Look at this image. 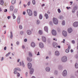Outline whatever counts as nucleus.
Wrapping results in <instances>:
<instances>
[{
	"mask_svg": "<svg viewBox=\"0 0 78 78\" xmlns=\"http://www.w3.org/2000/svg\"><path fill=\"white\" fill-rule=\"evenodd\" d=\"M61 60L62 62H65L67 61V58L66 56H64L62 57Z\"/></svg>",
	"mask_w": 78,
	"mask_h": 78,
	"instance_id": "obj_1",
	"label": "nucleus"
},
{
	"mask_svg": "<svg viewBox=\"0 0 78 78\" xmlns=\"http://www.w3.org/2000/svg\"><path fill=\"white\" fill-rule=\"evenodd\" d=\"M67 75V70H64L62 73V75L63 76H66Z\"/></svg>",
	"mask_w": 78,
	"mask_h": 78,
	"instance_id": "obj_2",
	"label": "nucleus"
},
{
	"mask_svg": "<svg viewBox=\"0 0 78 78\" xmlns=\"http://www.w3.org/2000/svg\"><path fill=\"white\" fill-rule=\"evenodd\" d=\"M27 12L28 13V15L29 16H31L33 14V13H32V11L30 9H27Z\"/></svg>",
	"mask_w": 78,
	"mask_h": 78,
	"instance_id": "obj_3",
	"label": "nucleus"
},
{
	"mask_svg": "<svg viewBox=\"0 0 78 78\" xmlns=\"http://www.w3.org/2000/svg\"><path fill=\"white\" fill-rule=\"evenodd\" d=\"M53 22L54 23V24H55V25H57V24L58 23V20H57L56 18H53Z\"/></svg>",
	"mask_w": 78,
	"mask_h": 78,
	"instance_id": "obj_4",
	"label": "nucleus"
},
{
	"mask_svg": "<svg viewBox=\"0 0 78 78\" xmlns=\"http://www.w3.org/2000/svg\"><path fill=\"white\" fill-rule=\"evenodd\" d=\"M73 25L74 27H78V22H75L73 24Z\"/></svg>",
	"mask_w": 78,
	"mask_h": 78,
	"instance_id": "obj_5",
	"label": "nucleus"
},
{
	"mask_svg": "<svg viewBox=\"0 0 78 78\" xmlns=\"http://www.w3.org/2000/svg\"><path fill=\"white\" fill-rule=\"evenodd\" d=\"M17 21L18 24H19V23H20V16H18L17 19Z\"/></svg>",
	"mask_w": 78,
	"mask_h": 78,
	"instance_id": "obj_6",
	"label": "nucleus"
},
{
	"mask_svg": "<svg viewBox=\"0 0 78 78\" xmlns=\"http://www.w3.org/2000/svg\"><path fill=\"white\" fill-rule=\"evenodd\" d=\"M52 34L53 36H56V31L55 30H52Z\"/></svg>",
	"mask_w": 78,
	"mask_h": 78,
	"instance_id": "obj_7",
	"label": "nucleus"
},
{
	"mask_svg": "<svg viewBox=\"0 0 78 78\" xmlns=\"http://www.w3.org/2000/svg\"><path fill=\"white\" fill-rule=\"evenodd\" d=\"M27 34H28V35H31L32 33V32H31V31L30 30H28L26 32Z\"/></svg>",
	"mask_w": 78,
	"mask_h": 78,
	"instance_id": "obj_8",
	"label": "nucleus"
},
{
	"mask_svg": "<svg viewBox=\"0 0 78 78\" xmlns=\"http://www.w3.org/2000/svg\"><path fill=\"white\" fill-rule=\"evenodd\" d=\"M59 55H60V54L59 53V52L58 51H55V55L58 56H59Z\"/></svg>",
	"mask_w": 78,
	"mask_h": 78,
	"instance_id": "obj_9",
	"label": "nucleus"
},
{
	"mask_svg": "<svg viewBox=\"0 0 78 78\" xmlns=\"http://www.w3.org/2000/svg\"><path fill=\"white\" fill-rule=\"evenodd\" d=\"M62 34L64 37H66L67 35V32L66 31H63L62 32Z\"/></svg>",
	"mask_w": 78,
	"mask_h": 78,
	"instance_id": "obj_10",
	"label": "nucleus"
},
{
	"mask_svg": "<svg viewBox=\"0 0 78 78\" xmlns=\"http://www.w3.org/2000/svg\"><path fill=\"white\" fill-rule=\"evenodd\" d=\"M27 66L29 69H30L31 68V67H32V64H31V63L29 62Z\"/></svg>",
	"mask_w": 78,
	"mask_h": 78,
	"instance_id": "obj_11",
	"label": "nucleus"
},
{
	"mask_svg": "<svg viewBox=\"0 0 78 78\" xmlns=\"http://www.w3.org/2000/svg\"><path fill=\"white\" fill-rule=\"evenodd\" d=\"M39 45L41 48H43L44 47V44L42 43H40L39 44Z\"/></svg>",
	"mask_w": 78,
	"mask_h": 78,
	"instance_id": "obj_12",
	"label": "nucleus"
},
{
	"mask_svg": "<svg viewBox=\"0 0 78 78\" xmlns=\"http://www.w3.org/2000/svg\"><path fill=\"white\" fill-rule=\"evenodd\" d=\"M53 46L54 48H56L58 46L57 44L55 42H54L53 43Z\"/></svg>",
	"mask_w": 78,
	"mask_h": 78,
	"instance_id": "obj_13",
	"label": "nucleus"
},
{
	"mask_svg": "<svg viewBox=\"0 0 78 78\" xmlns=\"http://www.w3.org/2000/svg\"><path fill=\"white\" fill-rule=\"evenodd\" d=\"M73 31V30H72V29L71 28H69L68 29V31L69 33H71Z\"/></svg>",
	"mask_w": 78,
	"mask_h": 78,
	"instance_id": "obj_14",
	"label": "nucleus"
},
{
	"mask_svg": "<svg viewBox=\"0 0 78 78\" xmlns=\"http://www.w3.org/2000/svg\"><path fill=\"white\" fill-rule=\"evenodd\" d=\"M45 70L46 72H50V68L49 67H46L45 68Z\"/></svg>",
	"mask_w": 78,
	"mask_h": 78,
	"instance_id": "obj_15",
	"label": "nucleus"
},
{
	"mask_svg": "<svg viewBox=\"0 0 78 78\" xmlns=\"http://www.w3.org/2000/svg\"><path fill=\"white\" fill-rule=\"evenodd\" d=\"M31 46L32 47L34 48L36 46V44H35L34 42H32L31 44Z\"/></svg>",
	"mask_w": 78,
	"mask_h": 78,
	"instance_id": "obj_16",
	"label": "nucleus"
},
{
	"mask_svg": "<svg viewBox=\"0 0 78 78\" xmlns=\"http://www.w3.org/2000/svg\"><path fill=\"white\" fill-rule=\"evenodd\" d=\"M42 40L43 42H46V38L45 37H42Z\"/></svg>",
	"mask_w": 78,
	"mask_h": 78,
	"instance_id": "obj_17",
	"label": "nucleus"
},
{
	"mask_svg": "<svg viewBox=\"0 0 78 78\" xmlns=\"http://www.w3.org/2000/svg\"><path fill=\"white\" fill-rule=\"evenodd\" d=\"M34 72V69H31L30 70V74H32Z\"/></svg>",
	"mask_w": 78,
	"mask_h": 78,
	"instance_id": "obj_18",
	"label": "nucleus"
},
{
	"mask_svg": "<svg viewBox=\"0 0 78 78\" xmlns=\"http://www.w3.org/2000/svg\"><path fill=\"white\" fill-rule=\"evenodd\" d=\"M44 30L45 31H46L48 33V27L47 26H45L44 27Z\"/></svg>",
	"mask_w": 78,
	"mask_h": 78,
	"instance_id": "obj_19",
	"label": "nucleus"
},
{
	"mask_svg": "<svg viewBox=\"0 0 78 78\" xmlns=\"http://www.w3.org/2000/svg\"><path fill=\"white\" fill-rule=\"evenodd\" d=\"M58 69H59V70H61V69H62V68H63V67H62V65H59L58 66Z\"/></svg>",
	"mask_w": 78,
	"mask_h": 78,
	"instance_id": "obj_20",
	"label": "nucleus"
},
{
	"mask_svg": "<svg viewBox=\"0 0 78 78\" xmlns=\"http://www.w3.org/2000/svg\"><path fill=\"white\" fill-rule=\"evenodd\" d=\"M27 59L29 62H31L32 61V59L30 58L29 57L27 58Z\"/></svg>",
	"mask_w": 78,
	"mask_h": 78,
	"instance_id": "obj_21",
	"label": "nucleus"
},
{
	"mask_svg": "<svg viewBox=\"0 0 78 78\" xmlns=\"http://www.w3.org/2000/svg\"><path fill=\"white\" fill-rule=\"evenodd\" d=\"M13 9H14V6H11L10 7V9L11 11H13Z\"/></svg>",
	"mask_w": 78,
	"mask_h": 78,
	"instance_id": "obj_22",
	"label": "nucleus"
},
{
	"mask_svg": "<svg viewBox=\"0 0 78 78\" xmlns=\"http://www.w3.org/2000/svg\"><path fill=\"white\" fill-rule=\"evenodd\" d=\"M4 3V1L3 0H1L0 1V4L1 5H3Z\"/></svg>",
	"mask_w": 78,
	"mask_h": 78,
	"instance_id": "obj_23",
	"label": "nucleus"
},
{
	"mask_svg": "<svg viewBox=\"0 0 78 78\" xmlns=\"http://www.w3.org/2000/svg\"><path fill=\"white\" fill-rule=\"evenodd\" d=\"M58 18L60 19H61V20H62L63 19H64V17H63V16L62 15H60L59 16Z\"/></svg>",
	"mask_w": 78,
	"mask_h": 78,
	"instance_id": "obj_24",
	"label": "nucleus"
},
{
	"mask_svg": "<svg viewBox=\"0 0 78 78\" xmlns=\"http://www.w3.org/2000/svg\"><path fill=\"white\" fill-rule=\"evenodd\" d=\"M44 16L45 17L46 19L48 18V15L47 13L45 14Z\"/></svg>",
	"mask_w": 78,
	"mask_h": 78,
	"instance_id": "obj_25",
	"label": "nucleus"
},
{
	"mask_svg": "<svg viewBox=\"0 0 78 78\" xmlns=\"http://www.w3.org/2000/svg\"><path fill=\"white\" fill-rule=\"evenodd\" d=\"M36 23L37 25H39L40 24V20H36Z\"/></svg>",
	"mask_w": 78,
	"mask_h": 78,
	"instance_id": "obj_26",
	"label": "nucleus"
},
{
	"mask_svg": "<svg viewBox=\"0 0 78 78\" xmlns=\"http://www.w3.org/2000/svg\"><path fill=\"white\" fill-rule=\"evenodd\" d=\"M54 74L55 75H58V71L55 70L54 71Z\"/></svg>",
	"mask_w": 78,
	"mask_h": 78,
	"instance_id": "obj_27",
	"label": "nucleus"
},
{
	"mask_svg": "<svg viewBox=\"0 0 78 78\" xmlns=\"http://www.w3.org/2000/svg\"><path fill=\"white\" fill-rule=\"evenodd\" d=\"M73 9L75 10H77L78 9V6L77 5H75L74 6Z\"/></svg>",
	"mask_w": 78,
	"mask_h": 78,
	"instance_id": "obj_28",
	"label": "nucleus"
},
{
	"mask_svg": "<svg viewBox=\"0 0 78 78\" xmlns=\"http://www.w3.org/2000/svg\"><path fill=\"white\" fill-rule=\"evenodd\" d=\"M10 38L11 39L12 38V37H13V35L12 34V31L10 32Z\"/></svg>",
	"mask_w": 78,
	"mask_h": 78,
	"instance_id": "obj_29",
	"label": "nucleus"
},
{
	"mask_svg": "<svg viewBox=\"0 0 78 78\" xmlns=\"http://www.w3.org/2000/svg\"><path fill=\"white\" fill-rule=\"evenodd\" d=\"M14 70H18L19 71H20V69L19 68H16L14 69Z\"/></svg>",
	"mask_w": 78,
	"mask_h": 78,
	"instance_id": "obj_30",
	"label": "nucleus"
},
{
	"mask_svg": "<svg viewBox=\"0 0 78 78\" xmlns=\"http://www.w3.org/2000/svg\"><path fill=\"white\" fill-rule=\"evenodd\" d=\"M12 3L13 4L16 3V0H12Z\"/></svg>",
	"mask_w": 78,
	"mask_h": 78,
	"instance_id": "obj_31",
	"label": "nucleus"
},
{
	"mask_svg": "<svg viewBox=\"0 0 78 78\" xmlns=\"http://www.w3.org/2000/svg\"><path fill=\"white\" fill-rule=\"evenodd\" d=\"M39 18L40 20L42 19V14H40Z\"/></svg>",
	"mask_w": 78,
	"mask_h": 78,
	"instance_id": "obj_32",
	"label": "nucleus"
},
{
	"mask_svg": "<svg viewBox=\"0 0 78 78\" xmlns=\"http://www.w3.org/2000/svg\"><path fill=\"white\" fill-rule=\"evenodd\" d=\"M75 67L76 69H78V63H76L75 64Z\"/></svg>",
	"mask_w": 78,
	"mask_h": 78,
	"instance_id": "obj_33",
	"label": "nucleus"
},
{
	"mask_svg": "<svg viewBox=\"0 0 78 78\" xmlns=\"http://www.w3.org/2000/svg\"><path fill=\"white\" fill-rule=\"evenodd\" d=\"M39 34L41 35L42 34V31L41 30H40L39 31Z\"/></svg>",
	"mask_w": 78,
	"mask_h": 78,
	"instance_id": "obj_34",
	"label": "nucleus"
},
{
	"mask_svg": "<svg viewBox=\"0 0 78 78\" xmlns=\"http://www.w3.org/2000/svg\"><path fill=\"white\" fill-rule=\"evenodd\" d=\"M12 16L13 17V19H16V16H14V13H12Z\"/></svg>",
	"mask_w": 78,
	"mask_h": 78,
	"instance_id": "obj_35",
	"label": "nucleus"
},
{
	"mask_svg": "<svg viewBox=\"0 0 78 78\" xmlns=\"http://www.w3.org/2000/svg\"><path fill=\"white\" fill-rule=\"evenodd\" d=\"M29 55L31 57H32L33 56V55L32 54V53L31 52H29Z\"/></svg>",
	"mask_w": 78,
	"mask_h": 78,
	"instance_id": "obj_36",
	"label": "nucleus"
},
{
	"mask_svg": "<svg viewBox=\"0 0 78 78\" xmlns=\"http://www.w3.org/2000/svg\"><path fill=\"white\" fill-rule=\"evenodd\" d=\"M32 3L33 5H35V4H36V1H35V0H32Z\"/></svg>",
	"mask_w": 78,
	"mask_h": 78,
	"instance_id": "obj_37",
	"label": "nucleus"
},
{
	"mask_svg": "<svg viewBox=\"0 0 78 78\" xmlns=\"http://www.w3.org/2000/svg\"><path fill=\"white\" fill-rule=\"evenodd\" d=\"M34 14L35 16H37V12H36V11H34Z\"/></svg>",
	"mask_w": 78,
	"mask_h": 78,
	"instance_id": "obj_38",
	"label": "nucleus"
},
{
	"mask_svg": "<svg viewBox=\"0 0 78 78\" xmlns=\"http://www.w3.org/2000/svg\"><path fill=\"white\" fill-rule=\"evenodd\" d=\"M62 25H65V21L64 20L62 21Z\"/></svg>",
	"mask_w": 78,
	"mask_h": 78,
	"instance_id": "obj_39",
	"label": "nucleus"
},
{
	"mask_svg": "<svg viewBox=\"0 0 78 78\" xmlns=\"http://www.w3.org/2000/svg\"><path fill=\"white\" fill-rule=\"evenodd\" d=\"M22 65L23 67H25V64H24V63L23 61H22Z\"/></svg>",
	"mask_w": 78,
	"mask_h": 78,
	"instance_id": "obj_40",
	"label": "nucleus"
},
{
	"mask_svg": "<svg viewBox=\"0 0 78 78\" xmlns=\"http://www.w3.org/2000/svg\"><path fill=\"white\" fill-rule=\"evenodd\" d=\"M66 53H69V49H66Z\"/></svg>",
	"mask_w": 78,
	"mask_h": 78,
	"instance_id": "obj_41",
	"label": "nucleus"
},
{
	"mask_svg": "<svg viewBox=\"0 0 78 78\" xmlns=\"http://www.w3.org/2000/svg\"><path fill=\"white\" fill-rule=\"evenodd\" d=\"M16 45H19V44H20V42L19 41H17L16 43Z\"/></svg>",
	"mask_w": 78,
	"mask_h": 78,
	"instance_id": "obj_42",
	"label": "nucleus"
},
{
	"mask_svg": "<svg viewBox=\"0 0 78 78\" xmlns=\"http://www.w3.org/2000/svg\"><path fill=\"white\" fill-rule=\"evenodd\" d=\"M17 9H16L14 10V12H15V13H16V12H17Z\"/></svg>",
	"mask_w": 78,
	"mask_h": 78,
	"instance_id": "obj_43",
	"label": "nucleus"
},
{
	"mask_svg": "<svg viewBox=\"0 0 78 78\" xmlns=\"http://www.w3.org/2000/svg\"><path fill=\"white\" fill-rule=\"evenodd\" d=\"M75 10L73 9L72 10V13L74 14V13H75Z\"/></svg>",
	"mask_w": 78,
	"mask_h": 78,
	"instance_id": "obj_44",
	"label": "nucleus"
},
{
	"mask_svg": "<svg viewBox=\"0 0 78 78\" xmlns=\"http://www.w3.org/2000/svg\"><path fill=\"white\" fill-rule=\"evenodd\" d=\"M20 34L21 35H23V34H24V32H23V31H21L20 32Z\"/></svg>",
	"mask_w": 78,
	"mask_h": 78,
	"instance_id": "obj_45",
	"label": "nucleus"
},
{
	"mask_svg": "<svg viewBox=\"0 0 78 78\" xmlns=\"http://www.w3.org/2000/svg\"><path fill=\"white\" fill-rule=\"evenodd\" d=\"M58 13H61V10H60V9H58Z\"/></svg>",
	"mask_w": 78,
	"mask_h": 78,
	"instance_id": "obj_46",
	"label": "nucleus"
},
{
	"mask_svg": "<svg viewBox=\"0 0 78 78\" xmlns=\"http://www.w3.org/2000/svg\"><path fill=\"white\" fill-rule=\"evenodd\" d=\"M19 28L20 30H21V29H22V26L21 25H20L19 26Z\"/></svg>",
	"mask_w": 78,
	"mask_h": 78,
	"instance_id": "obj_47",
	"label": "nucleus"
},
{
	"mask_svg": "<svg viewBox=\"0 0 78 78\" xmlns=\"http://www.w3.org/2000/svg\"><path fill=\"white\" fill-rule=\"evenodd\" d=\"M72 42L73 44H75V40H72Z\"/></svg>",
	"mask_w": 78,
	"mask_h": 78,
	"instance_id": "obj_48",
	"label": "nucleus"
},
{
	"mask_svg": "<svg viewBox=\"0 0 78 78\" xmlns=\"http://www.w3.org/2000/svg\"><path fill=\"white\" fill-rule=\"evenodd\" d=\"M14 74H16V73H17V72L16 70H14Z\"/></svg>",
	"mask_w": 78,
	"mask_h": 78,
	"instance_id": "obj_49",
	"label": "nucleus"
},
{
	"mask_svg": "<svg viewBox=\"0 0 78 78\" xmlns=\"http://www.w3.org/2000/svg\"><path fill=\"white\" fill-rule=\"evenodd\" d=\"M30 2H28V3H27V5H28V6H30Z\"/></svg>",
	"mask_w": 78,
	"mask_h": 78,
	"instance_id": "obj_50",
	"label": "nucleus"
},
{
	"mask_svg": "<svg viewBox=\"0 0 78 78\" xmlns=\"http://www.w3.org/2000/svg\"><path fill=\"white\" fill-rule=\"evenodd\" d=\"M25 46L23 45L22 46V48H23V49H25Z\"/></svg>",
	"mask_w": 78,
	"mask_h": 78,
	"instance_id": "obj_51",
	"label": "nucleus"
},
{
	"mask_svg": "<svg viewBox=\"0 0 78 78\" xmlns=\"http://www.w3.org/2000/svg\"><path fill=\"white\" fill-rule=\"evenodd\" d=\"M24 42H27V38L24 39Z\"/></svg>",
	"mask_w": 78,
	"mask_h": 78,
	"instance_id": "obj_52",
	"label": "nucleus"
},
{
	"mask_svg": "<svg viewBox=\"0 0 78 78\" xmlns=\"http://www.w3.org/2000/svg\"><path fill=\"white\" fill-rule=\"evenodd\" d=\"M7 11H8V10H7V9H5L4 10V12H7Z\"/></svg>",
	"mask_w": 78,
	"mask_h": 78,
	"instance_id": "obj_53",
	"label": "nucleus"
},
{
	"mask_svg": "<svg viewBox=\"0 0 78 78\" xmlns=\"http://www.w3.org/2000/svg\"><path fill=\"white\" fill-rule=\"evenodd\" d=\"M17 76H20V73H17Z\"/></svg>",
	"mask_w": 78,
	"mask_h": 78,
	"instance_id": "obj_54",
	"label": "nucleus"
},
{
	"mask_svg": "<svg viewBox=\"0 0 78 78\" xmlns=\"http://www.w3.org/2000/svg\"><path fill=\"white\" fill-rule=\"evenodd\" d=\"M49 24L50 25H52V21H50L49 22Z\"/></svg>",
	"mask_w": 78,
	"mask_h": 78,
	"instance_id": "obj_55",
	"label": "nucleus"
},
{
	"mask_svg": "<svg viewBox=\"0 0 78 78\" xmlns=\"http://www.w3.org/2000/svg\"><path fill=\"white\" fill-rule=\"evenodd\" d=\"M65 39H64L63 40V41H62V42H63V43H65Z\"/></svg>",
	"mask_w": 78,
	"mask_h": 78,
	"instance_id": "obj_56",
	"label": "nucleus"
},
{
	"mask_svg": "<svg viewBox=\"0 0 78 78\" xmlns=\"http://www.w3.org/2000/svg\"><path fill=\"white\" fill-rule=\"evenodd\" d=\"M49 58V57L48 56H47L46 57V59H48Z\"/></svg>",
	"mask_w": 78,
	"mask_h": 78,
	"instance_id": "obj_57",
	"label": "nucleus"
},
{
	"mask_svg": "<svg viewBox=\"0 0 78 78\" xmlns=\"http://www.w3.org/2000/svg\"><path fill=\"white\" fill-rule=\"evenodd\" d=\"M37 56H38V55H40V54H39V52H38V54H37Z\"/></svg>",
	"mask_w": 78,
	"mask_h": 78,
	"instance_id": "obj_58",
	"label": "nucleus"
},
{
	"mask_svg": "<svg viewBox=\"0 0 78 78\" xmlns=\"http://www.w3.org/2000/svg\"><path fill=\"white\" fill-rule=\"evenodd\" d=\"M70 3H71L70 5H72V4L73 3V2H70Z\"/></svg>",
	"mask_w": 78,
	"mask_h": 78,
	"instance_id": "obj_59",
	"label": "nucleus"
},
{
	"mask_svg": "<svg viewBox=\"0 0 78 78\" xmlns=\"http://www.w3.org/2000/svg\"><path fill=\"white\" fill-rule=\"evenodd\" d=\"M66 8H67V9H70V7H66Z\"/></svg>",
	"mask_w": 78,
	"mask_h": 78,
	"instance_id": "obj_60",
	"label": "nucleus"
},
{
	"mask_svg": "<svg viewBox=\"0 0 78 78\" xmlns=\"http://www.w3.org/2000/svg\"><path fill=\"white\" fill-rule=\"evenodd\" d=\"M68 49H70V46L69 45L68 46Z\"/></svg>",
	"mask_w": 78,
	"mask_h": 78,
	"instance_id": "obj_61",
	"label": "nucleus"
},
{
	"mask_svg": "<svg viewBox=\"0 0 78 78\" xmlns=\"http://www.w3.org/2000/svg\"><path fill=\"white\" fill-rule=\"evenodd\" d=\"M26 76H28V73H26Z\"/></svg>",
	"mask_w": 78,
	"mask_h": 78,
	"instance_id": "obj_62",
	"label": "nucleus"
},
{
	"mask_svg": "<svg viewBox=\"0 0 78 78\" xmlns=\"http://www.w3.org/2000/svg\"><path fill=\"white\" fill-rule=\"evenodd\" d=\"M31 78H36V77H35L34 76H33Z\"/></svg>",
	"mask_w": 78,
	"mask_h": 78,
	"instance_id": "obj_63",
	"label": "nucleus"
},
{
	"mask_svg": "<svg viewBox=\"0 0 78 78\" xmlns=\"http://www.w3.org/2000/svg\"><path fill=\"white\" fill-rule=\"evenodd\" d=\"M10 17H11L10 16H8L7 17V18L9 19H10Z\"/></svg>",
	"mask_w": 78,
	"mask_h": 78,
	"instance_id": "obj_64",
	"label": "nucleus"
}]
</instances>
